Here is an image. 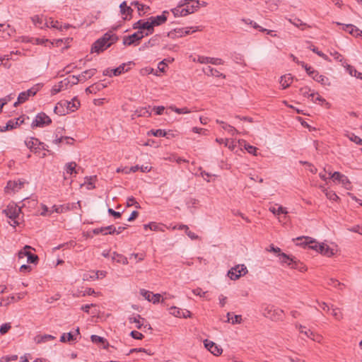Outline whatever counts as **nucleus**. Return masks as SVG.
<instances>
[{
	"label": "nucleus",
	"mask_w": 362,
	"mask_h": 362,
	"mask_svg": "<svg viewBox=\"0 0 362 362\" xmlns=\"http://www.w3.org/2000/svg\"><path fill=\"white\" fill-rule=\"evenodd\" d=\"M118 40V37L112 32L106 33L101 38L96 40L92 46L91 52L100 53Z\"/></svg>",
	"instance_id": "1"
},
{
	"label": "nucleus",
	"mask_w": 362,
	"mask_h": 362,
	"mask_svg": "<svg viewBox=\"0 0 362 362\" xmlns=\"http://www.w3.org/2000/svg\"><path fill=\"white\" fill-rule=\"evenodd\" d=\"M21 209L20 207H18L15 203L12 202L10 203L6 208L3 210V213L5 214V215L11 219V221H9V224L13 227H16V226L18 225V218L19 216V214L21 213Z\"/></svg>",
	"instance_id": "2"
},
{
	"label": "nucleus",
	"mask_w": 362,
	"mask_h": 362,
	"mask_svg": "<svg viewBox=\"0 0 362 362\" xmlns=\"http://www.w3.org/2000/svg\"><path fill=\"white\" fill-rule=\"evenodd\" d=\"M146 36L143 30H138L129 36H124L123 38V45L125 46L138 45L140 40Z\"/></svg>",
	"instance_id": "3"
},
{
	"label": "nucleus",
	"mask_w": 362,
	"mask_h": 362,
	"mask_svg": "<svg viewBox=\"0 0 362 362\" xmlns=\"http://www.w3.org/2000/svg\"><path fill=\"white\" fill-rule=\"evenodd\" d=\"M247 272V269L245 264H238L228 271V276L231 280H237L240 276H245Z\"/></svg>",
	"instance_id": "4"
},
{
	"label": "nucleus",
	"mask_w": 362,
	"mask_h": 362,
	"mask_svg": "<svg viewBox=\"0 0 362 362\" xmlns=\"http://www.w3.org/2000/svg\"><path fill=\"white\" fill-rule=\"evenodd\" d=\"M262 313L265 317L276 321L282 318L284 311L282 310L275 309L272 306H267Z\"/></svg>",
	"instance_id": "5"
},
{
	"label": "nucleus",
	"mask_w": 362,
	"mask_h": 362,
	"mask_svg": "<svg viewBox=\"0 0 362 362\" xmlns=\"http://www.w3.org/2000/svg\"><path fill=\"white\" fill-rule=\"evenodd\" d=\"M167 14L168 11H164L161 15L157 16H151L148 18L150 25H151L152 33L154 31V27L165 23L168 19Z\"/></svg>",
	"instance_id": "6"
},
{
	"label": "nucleus",
	"mask_w": 362,
	"mask_h": 362,
	"mask_svg": "<svg viewBox=\"0 0 362 362\" xmlns=\"http://www.w3.org/2000/svg\"><path fill=\"white\" fill-rule=\"evenodd\" d=\"M52 122L51 119L45 113H39L35 119L32 123V127H43L44 125L49 124Z\"/></svg>",
	"instance_id": "7"
},
{
	"label": "nucleus",
	"mask_w": 362,
	"mask_h": 362,
	"mask_svg": "<svg viewBox=\"0 0 362 362\" xmlns=\"http://www.w3.org/2000/svg\"><path fill=\"white\" fill-rule=\"evenodd\" d=\"M134 29H139V30H146V33L144 35L148 36L152 34L151 25H150L149 21H144L142 20H139L137 22L133 24Z\"/></svg>",
	"instance_id": "8"
},
{
	"label": "nucleus",
	"mask_w": 362,
	"mask_h": 362,
	"mask_svg": "<svg viewBox=\"0 0 362 362\" xmlns=\"http://www.w3.org/2000/svg\"><path fill=\"white\" fill-rule=\"evenodd\" d=\"M25 146L33 153H37L38 151L40 150V146L43 144L37 139L31 137L30 139L25 141Z\"/></svg>",
	"instance_id": "9"
},
{
	"label": "nucleus",
	"mask_w": 362,
	"mask_h": 362,
	"mask_svg": "<svg viewBox=\"0 0 362 362\" xmlns=\"http://www.w3.org/2000/svg\"><path fill=\"white\" fill-rule=\"evenodd\" d=\"M140 293L145 298V299H146L149 302H152L154 304L160 302V300L161 295L159 293L154 294L152 292L146 291L145 289H141L140 291Z\"/></svg>",
	"instance_id": "10"
},
{
	"label": "nucleus",
	"mask_w": 362,
	"mask_h": 362,
	"mask_svg": "<svg viewBox=\"0 0 362 362\" xmlns=\"http://www.w3.org/2000/svg\"><path fill=\"white\" fill-rule=\"evenodd\" d=\"M279 262L282 264H286L290 268H297L296 264L294 262L295 257L287 255L286 253H279Z\"/></svg>",
	"instance_id": "11"
},
{
	"label": "nucleus",
	"mask_w": 362,
	"mask_h": 362,
	"mask_svg": "<svg viewBox=\"0 0 362 362\" xmlns=\"http://www.w3.org/2000/svg\"><path fill=\"white\" fill-rule=\"evenodd\" d=\"M303 239H305L306 240L305 244L308 245V247L310 249H312L317 252H319L320 246H321V244L317 243L315 239H313L310 237H308V236L298 237L296 240H302Z\"/></svg>",
	"instance_id": "12"
},
{
	"label": "nucleus",
	"mask_w": 362,
	"mask_h": 362,
	"mask_svg": "<svg viewBox=\"0 0 362 362\" xmlns=\"http://www.w3.org/2000/svg\"><path fill=\"white\" fill-rule=\"evenodd\" d=\"M183 6H185L184 1H181L176 8L171 10L175 17L185 16L189 14V11L186 8H183Z\"/></svg>",
	"instance_id": "13"
},
{
	"label": "nucleus",
	"mask_w": 362,
	"mask_h": 362,
	"mask_svg": "<svg viewBox=\"0 0 362 362\" xmlns=\"http://www.w3.org/2000/svg\"><path fill=\"white\" fill-rule=\"evenodd\" d=\"M120 12L122 15H125L124 20H130L132 18L133 9L127 5L126 1H123L119 5Z\"/></svg>",
	"instance_id": "14"
},
{
	"label": "nucleus",
	"mask_w": 362,
	"mask_h": 362,
	"mask_svg": "<svg viewBox=\"0 0 362 362\" xmlns=\"http://www.w3.org/2000/svg\"><path fill=\"white\" fill-rule=\"evenodd\" d=\"M31 20L33 23L35 24V26L40 28H44L45 27H49L48 22H46V20L44 19L42 16H34L31 18Z\"/></svg>",
	"instance_id": "15"
},
{
	"label": "nucleus",
	"mask_w": 362,
	"mask_h": 362,
	"mask_svg": "<svg viewBox=\"0 0 362 362\" xmlns=\"http://www.w3.org/2000/svg\"><path fill=\"white\" fill-rule=\"evenodd\" d=\"M81 79L79 78V76L71 75L61 81V83L62 85L64 84L67 86V88H69V86L71 87L74 85L77 84L79 81H81Z\"/></svg>",
	"instance_id": "16"
},
{
	"label": "nucleus",
	"mask_w": 362,
	"mask_h": 362,
	"mask_svg": "<svg viewBox=\"0 0 362 362\" xmlns=\"http://www.w3.org/2000/svg\"><path fill=\"white\" fill-rule=\"evenodd\" d=\"M312 78L315 81H317L318 83H320L322 86H331V83H330L329 78L327 77H326L325 76L319 74L318 71H315V72H314V74L312 76Z\"/></svg>",
	"instance_id": "17"
},
{
	"label": "nucleus",
	"mask_w": 362,
	"mask_h": 362,
	"mask_svg": "<svg viewBox=\"0 0 362 362\" xmlns=\"http://www.w3.org/2000/svg\"><path fill=\"white\" fill-rule=\"evenodd\" d=\"M105 87H106V85H105L102 83L98 82V83H95L90 86L89 87L86 88V92L87 93L95 94L98 91L103 90Z\"/></svg>",
	"instance_id": "18"
},
{
	"label": "nucleus",
	"mask_w": 362,
	"mask_h": 362,
	"mask_svg": "<svg viewBox=\"0 0 362 362\" xmlns=\"http://www.w3.org/2000/svg\"><path fill=\"white\" fill-rule=\"evenodd\" d=\"M23 182L8 181L6 187V189L7 191L11 190L13 192H18L23 187Z\"/></svg>",
	"instance_id": "19"
},
{
	"label": "nucleus",
	"mask_w": 362,
	"mask_h": 362,
	"mask_svg": "<svg viewBox=\"0 0 362 362\" xmlns=\"http://www.w3.org/2000/svg\"><path fill=\"white\" fill-rule=\"evenodd\" d=\"M343 30L349 32L355 37H358L362 34V31L352 24L344 25Z\"/></svg>",
	"instance_id": "20"
},
{
	"label": "nucleus",
	"mask_w": 362,
	"mask_h": 362,
	"mask_svg": "<svg viewBox=\"0 0 362 362\" xmlns=\"http://www.w3.org/2000/svg\"><path fill=\"white\" fill-rule=\"evenodd\" d=\"M160 42V35H156L153 36L149 40L144 44L141 49L149 48L154 46H157Z\"/></svg>",
	"instance_id": "21"
},
{
	"label": "nucleus",
	"mask_w": 362,
	"mask_h": 362,
	"mask_svg": "<svg viewBox=\"0 0 362 362\" xmlns=\"http://www.w3.org/2000/svg\"><path fill=\"white\" fill-rule=\"evenodd\" d=\"M203 71L207 75V76H212L216 77H222L223 78H226V75H224L222 73H220L217 69H214L211 66H207L206 69H203Z\"/></svg>",
	"instance_id": "22"
},
{
	"label": "nucleus",
	"mask_w": 362,
	"mask_h": 362,
	"mask_svg": "<svg viewBox=\"0 0 362 362\" xmlns=\"http://www.w3.org/2000/svg\"><path fill=\"white\" fill-rule=\"evenodd\" d=\"M21 118H17L16 119H11L7 122L6 126L3 127L1 129H0V132H5L7 130L13 129L14 128H16L19 126V123H18V121L20 120Z\"/></svg>",
	"instance_id": "23"
},
{
	"label": "nucleus",
	"mask_w": 362,
	"mask_h": 362,
	"mask_svg": "<svg viewBox=\"0 0 362 362\" xmlns=\"http://www.w3.org/2000/svg\"><path fill=\"white\" fill-rule=\"evenodd\" d=\"M185 8L189 11V14L194 13L201 6V2L199 1H190V4H185Z\"/></svg>",
	"instance_id": "24"
},
{
	"label": "nucleus",
	"mask_w": 362,
	"mask_h": 362,
	"mask_svg": "<svg viewBox=\"0 0 362 362\" xmlns=\"http://www.w3.org/2000/svg\"><path fill=\"white\" fill-rule=\"evenodd\" d=\"M318 252L327 257H331L334 255L333 250L325 243H321Z\"/></svg>",
	"instance_id": "25"
},
{
	"label": "nucleus",
	"mask_w": 362,
	"mask_h": 362,
	"mask_svg": "<svg viewBox=\"0 0 362 362\" xmlns=\"http://www.w3.org/2000/svg\"><path fill=\"white\" fill-rule=\"evenodd\" d=\"M293 77L291 74H286L281 77L280 83L283 88L285 89L288 88L291 83H292Z\"/></svg>",
	"instance_id": "26"
},
{
	"label": "nucleus",
	"mask_w": 362,
	"mask_h": 362,
	"mask_svg": "<svg viewBox=\"0 0 362 362\" xmlns=\"http://www.w3.org/2000/svg\"><path fill=\"white\" fill-rule=\"evenodd\" d=\"M112 259L113 261L117 262V263H120V264H122L124 265L128 264L127 258L126 257H124V255L118 254L117 252L112 253Z\"/></svg>",
	"instance_id": "27"
},
{
	"label": "nucleus",
	"mask_w": 362,
	"mask_h": 362,
	"mask_svg": "<svg viewBox=\"0 0 362 362\" xmlns=\"http://www.w3.org/2000/svg\"><path fill=\"white\" fill-rule=\"evenodd\" d=\"M96 71H97L95 69H91L82 72L81 74L78 76L79 78L81 79V81H86L88 78H90L95 74Z\"/></svg>",
	"instance_id": "28"
},
{
	"label": "nucleus",
	"mask_w": 362,
	"mask_h": 362,
	"mask_svg": "<svg viewBox=\"0 0 362 362\" xmlns=\"http://www.w3.org/2000/svg\"><path fill=\"white\" fill-rule=\"evenodd\" d=\"M55 337L50 334L37 335L35 337V341L37 344L45 342L48 340L54 339Z\"/></svg>",
	"instance_id": "29"
},
{
	"label": "nucleus",
	"mask_w": 362,
	"mask_h": 362,
	"mask_svg": "<svg viewBox=\"0 0 362 362\" xmlns=\"http://www.w3.org/2000/svg\"><path fill=\"white\" fill-rule=\"evenodd\" d=\"M65 103L66 104L67 110L71 112L75 111L80 105V102L76 98L73 99L71 102L65 101Z\"/></svg>",
	"instance_id": "30"
},
{
	"label": "nucleus",
	"mask_w": 362,
	"mask_h": 362,
	"mask_svg": "<svg viewBox=\"0 0 362 362\" xmlns=\"http://www.w3.org/2000/svg\"><path fill=\"white\" fill-rule=\"evenodd\" d=\"M90 339L93 343H102V344H105L104 345L105 349H107V347L109 346V343L107 342V341L102 337L93 334L90 337Z\"/></svg>",
	"instance_id": "31"
},
{
	"label": "nucleus",
	"mask_w": 362,
	"mask_h": 362,
	"mask_svg": "<svg viewBox=\"0 0 362 362\" xmlns=\"http://www.w3.org/2000/svg\"><path fill=\"white\" fill-rule=\"evenodd\" d=\"M346 70L351 76H355L362 80V73L358 72L354 66L347 65Z\"/></svg>",
	"instance_id": "32"
},
{
	"label": "nucleus",
	"mask_w": 362,
	"mask_h": 362,
	"mask_svg": "<svg viewBox=\"0 0 362 362\" xmlns=\"http://www.w3.org/2000/svg\"><path fill=\"white\" fill-rule=\"evenodd\" d=\"M30 249H33L29 245H25L23 248V250H21L19 252H18V258L19 259H23L25 258V257H27V259H28V257H30V255H32L33 253H31L30 252H29L28 250H30Z\"/></svg>",
	"instance_id": "33"
},
{
	"label": "nucleus",
	"mask_w": 362,
	"mask_h": 362,
	"mask_svg": "<svg viewBox=\"0 0 362 362\" xmlns=\"http://www.w3.org/2000/svg\"><path fill=\"white\" fill-rule=\"evenodd\" d=\"M30 249H33L29 245H25L23 248V250H21L19 252H18V258L19 259H23L25 258V257H27V259H28V257H30V255H32L33 253H31L30 252H29L28 250H30Z\"/></svg>",
	"instance_id": "34"
},
{
	"label": "nucleus",
	"mask_w": 362,
	"mask_h": 362,
	"mask_svg": "<svg viewBox=\"0 0 362 362\" xmlns=\"http://www.w3.org/2000/svg\"><path fill=\"white\" fill-rule=\"evenodd\" d=\"M298 329L300 333L304 334L307 337L312 339L314 341H316L317 339L314 338L315 334L314 333L310 331V329L305 330V327H303L302 325L298 326Z\"/></svg>",
	"instance_id": "35"
},
{
	"label": "nucleus",
	"mask_w": 362,
	"mask_h": 362,
	"mask_svg": "<svg viewBox=\"0 0 362 362\" xmlns=\"http://www.w3.org/2000/svg\"><path fill=\"white\" fill-rule=\"evenodd\" d=\"M76 163L75 162H70L66 164L65 169L67 173L69 174H73L77 173V171L76 170Z\"/></svg>",
	"instance_id": "36"
},
{
	"label": "nucleus",
	"mask_w": 362,
	"mask_h": 362,
	"mask_svg": "<svg viewBox=\"0 0 362 362\" xmlns=\"http://www.w3.org/2000/svg\"><path fill=\"white\" fill-rule=\"evenodd\" d=\"M76 339L74 337V335L71 332H69V333H64L62 335V337L60 338V341H62V342L72 341H75Z\"/></svg>",
	"instance_id": "37"
},
{
	"label": "nucleus",
	"mask_w": 362,
	"mask_h": 362,
	"mask_svg": "<svg viewBox=\"0 0 362 362\" xmlns=\"http://www.w3.org/2000/svg\"><path fill=\"white\" fill-rule=\"evenodd\" d=\"M29 96L26 95L25 92H21L18 97L17 101L14 103V106L16 107L18 104H21L27 101Z\"/></svg>",
	"instance_id": "38"
},
{
	"label": "nucleus",
	"mask_w": 362,
	"mask_h": 362,
	"mask_svg": "<svg viewBox=\"0 0 362 362\" xmlns=\"http://www.w3.org/2000/svg\"><path fill=\"white\" fill-rule=\"evenodd\" d=\"M310 88L307 87V86H305V87H302L300 88L299 91H300V93L303 95L304 97H311V98H313L315 96V93H310Z\"/></svg>",
	"instance_id": "39"
},
{
	"label": "nucleus",
	"mask_w": 362,
	"mask_h": 362,
	"mask_svg": "<svg viewBox=\"0 0 362 362\" xmlns=\"http://www.w3.org/2000/svg\"><path fill=\"white\" fill-rule=\"evenodd\" d=\"M269 211L274 215H279L280 214H286L288 213L286 209L281 206H279L277 209L274 206H271Z\"/></svg>",
	"instance_id": "40"
},
{
	"label": "nucleus",
	"mask_w": 362,
	"mask_h": 362,
	"mask_svg": "<svg viewBox=\"0 0 362 362\" xmlns=\"http://www.w3.org/2000/svg\"><path fill=\"white\" fill-rule=\"evenodd\" d=\"M46 22H48L49 27H52L54 28H57L59 30H62V24L60 23L57 21H54L52 18H49L48 21L46 20Z\"/></svg>",
	"instance_id": "41"
},
{
	"label": "nucleus",
	"mask_w": 362,
	"mask_h": 362,
	"mask_svg": "<svg viewBox=\"0 0 362 362\" xmlns=\"http://www.w3.org/2000/svg\"><path fill=\"white\" fill-rule=\"evenodd\" d=\"M323 192L327 199L332 201H337L339 199V197L336 194V193L333 191H328L327 189H323Z\"/></svg>",
	"instance_id": "42"
},
{
	"label": "nucleus",
	"mask_w": 362,
	"mask_h": 362,
	"mask_svg": "<svg viewBox=\"0 0 362 362\" xmlns=\"http://www.w3.org/2000/svg\"><path fill=\"white\" fill-rule=\"evenodd\" d=\"M99 272H90V273L83 274V280L96 279H98Z\"/></svg>",
	"instance_id": "43"
},
{
	"label": "nucleus",
	"mask_w": 362,
	"mask_h": 362,
	"mask_svg": "<svg viewBox=\"0 0 362 362\" xmlns=\"http://www.w3.org/2000/svg\"><path fill=\"white\" fill-rule=\"evenodd\" d=\"M170 108L173 111H174L175 112H176L177 114H187V113H190L191 112V110H189L187 107L177 108V107H176L175 106H171V107H170Z\"/></svg>",
	"instance_id": "44"
},
{
	"label": "nucleus",
	"mask_w": 362,
	"mask_h": 362,
	"mask_svg": "<svg viewBox=\"0 0 362 362\" xmlns=\"http://www.w3.org/2000/svg\"><path fill=\"white\" fill-rule=\"evenodd\" d=\"M124 68L125 64H123L116 69H111V71H112L113 75L118 76L127 71L124 69Z\"/></svg>",
	"instance_id": "45"
},
{
	"label": "nucleus",
	"mask_w": 362,
	"mask_h": 362,
	"mask_svg": "<svg viewBox=\"0 0 362 362\" xmlns=\"http://www.w3.org/2000/svg\"><path fill=\"white\" fill-rule=\"evenodd\" d=\"M209 351L214 356H219L222 354L223 349L214 343Z\"/></svg>",
	"instance_id": "46"
},
{
	"label": "nucleus",
	"mask_w": 362,
	"mask_h": 362,
	"mask_svg": "<svg viewBox=\"0 0 362 362\" xmlns=\"http://www.w3.org/2000/svg\"><path fill=\"white\" fill-rule=\"evenodd\" d=\"M222 128L224 130L228 131L232 136H234L235 134H237L238 132V130L235 127H233V126H230L229 124H227L222 126Z\"/></svg>",
	"instance_id": "47"
},
{
	"label": "nucleus",
	"mask_w": 362,
	"mask_h": 362,
	"mask_svg": "<svg viewBox=\"0 0 362 362\" xmlns=\"http://www.w3.org/2000/svg\"><path fill=\"white\" fill-rule=\"evenodd\" d=\"M300 65L305 69V71L310 76H313L315 70H314L311 66H308L305 62H300Z\"/></svg>",
	"instance_id": "48"
},
{
	"label": "nucleus",
	"mask_w": 362,
	"mask_h": 362,
	"mask_svg": "<svg viewBox=\"0 0 362 362\" xmlns=\"http://www.w3.org/2000/svg\"><path fill=\"white\" fill-rule=\"evenodd\" d=\"M349 139L358 145H362V139L354 134L348 136Z\"/></svg>",
	"instance_id": "49"
},
{
	"label": "nucleus",
	"mask_w": 362,
	"mask_h": 362,
	"mask_svg": "<svg viewBox=\"0 0 362 362\" xmlns=\"http://www.w3.org/2000/svg\"><path fill=\"white\" fill-rule=\"evenodd\" d=\"M38 90H39V88H38L37 86H34L33 87L27 90L25 92L26 95H28L30 98V96L35 95Z\"/></svg>",
	"instance_id": "50"
},
{
	"label": "nucleus",
	"mask_w": 362,
	"mask_h": 362,
	"mask_svg": "<svg viewBox=\"0 0 362 362\" xmlns=\"http://www.w3.org/2000/svg\"><path fill=\"white\" fill-rule=\"evenodd\" d=\"M66 88H68L67 86H65L64 84L62 85L60 81L57 86H54V87L52 89V93H53V94H56V93L60 92L62 90L66 89Z\"/></svg>",
	"instance_id": "51"
},
{
	"label": "nucleus",
	"mask_w": 362,
	"mask_h": 362,
	"mask_svg": "<svg viewBox=\"0 0 362 362\" xmlns=\"http://www.w3.org/2000/svg\"><path fill=\"white\" fill-rule=\"evenodd\" d=\"M327 284L335 288H337V286H344V284L339 282L338 280L334 279H329L328 280Z\"/></svg>",
	"instance_id": "52"
},
{
	"label": "nucleus",
	"mask_w": 362,
	"mask_h": 362,
	"mask_svg": "<svg viewBox=\"0 0 362 362\" xmlns=\"http://www.w3.org/2000/svg\"><path fill=\"white\" fill-rule=\"evenodd\" d=\"M245 148L249 153H251L255 156L257 155V148L256 147L251 146L250 144H245Z\"/></svg>",
	"instance_id": "53"
},
{
	"label": "nucleus",
	"mask_w": 362,
	"mask_h": 362,
	"mask_svg": "<svg viewBox=\"0 0 362 362\" xmlns=\"http://www.w3.org/2000/svg\"><path fill=\"white\" fill-rule=\"evenodd\" d=\"M11 326L10 323L3 324L0 327V333L1 334H5L6 333H7L8 332V330L11 329Z\"/></svg>",
	"instance_id": "54"
},
{
	"label": "nucleus",
	"mask_w": 362,
	"mask_h": 362,
	"mask_svg": "<svg viewBox=\"0 0 362 362\" xmlns=\"http://www.w3.org/2000/svg\"><path fill=\"white\" fill-rule=\"evenodd\" d=\"M129 322L130 323H135L136 324V328L138 329H141L142 325H143V323H141L140 322V320L139 319H137L136 317H131L129 318Z\"/></svg>",
	"instance_id": "55"
},
{
	"label": "nucleus",
	"mask_w": 362,
	"mask_h": 362,
	"mask_svg": "<svg viewBox=\"0 0 362 362\" xmlns=\"http://www.w3.org/2000/svg\"><path fill=\"white\" fill-rule=\"evenodd\" d=\"M332 315L337 320H340L342 317V313L339 308H333Z\"/></svg>",
	"instance_id": "56"
},
{
	"label": "nucleus",
	"mask_w": 362,
	"mask_h": 362,
	"mask_svg": "<svg viewBox=\"0 0 362 362\" xmlns=\"http://www.w3.org/2000/svg\"><path fill=\"white\" fill-rule=\"evenodd\" d=\"M127 204L128 206L134 205L136 208H140L139 204L132 197L127 199Z\"/></svg>",
	"instance_id": "57"
},
{
	"label": "nucleus",
	"mask_w": 362,
	"mask_h": 362,
	"mask_svg": "<svg viewBox=\"0 0 362 362\" xmlns=\"http://www.w3.org/2000/svg\"><path fill=\"white\" fill-rule=\"evenodd\" d=\"M144 228L145 230H147L148 228H149L151 230L156 231V230H158V225L156 223L152 222V223H148V224H145L144 226Z\"/></svg>",
	"instance_id": "58"
},
{
	"label": "nucleus",
	"mask_w": 362,
	"mask_h": 362,
	"mask_svg": "<svg viewBox=\"0 0 362 362\" xmlns=\"http://www.w3.org/2000/svg\"><path fill=\"white\" fill-rule=\"evenodd\" d=\"M104 229H105L104 235L114 234L116 231V228L112 225L108 226L107 227H104Z\"/></svg>",
	"instance_id": "59"
},
{
	"label": "nucleus",
	"mask_w": 362,
	"mask_h": 362,
	"mask_svg": "<svg viewBox=\"0 0 362 362\" xmlns=\"http://www.w3.org/2000/svg\"><path fill=\"white\" fill-rule=\"evenodd\" d=\"M242 21L245 24L251 25L255 29H257V28L260 29V28H261L257 23L251 21L250 19L243 18Z\"/></svg>",
	"instance_id": "60"
},
{
	"label": "nucleus",
	"mask_w": 362,
	"mask_h": 362,
	"mask_svg": "<svg viewBox=\"0 0 362 362\" xmlns=\"http://www.w3.org/2000/svg\"><path fill=\"white\" fill-rule=\"evenodd\" d=\"M151 133L155 136H165L166 132L163 129L151 130Z\"/></svg>",
	"instance_id": "61"
},
{
	"label": "nucleus",
	"mask_w": 362,
	"mask_h": 362,
	"mask_svg": "<svg viewBox=\"0 0 362 362\" xmlns=\"http://www.w3.org/2000/svg\"><path fill=\"white\" fill-rule=\"evenodd\" d=\"M329 174L330 175L331 178H332L334 180H338L339 182L344 175L343 174L340 173L339 172H334L332 174L331 172H329Z\"/></svg>",
	"instance_id": "62"
},
{
	"label": "nucleus",
	"mask_w": 362,
	"mask_h": 362,
	"mask_svg": "<svg viewBox=\"0 0 362 362\" xmlns=\"http://www.w3.org/2000/svg\"><path fill=\"white\" fill-rule=\"evenodd\" d=\"M132 257H134L136 260V262H137L144 260V257H145V255L144 254L132 253L130 255V259H132Z\"/></svg>",
	"instance_id": "63"
},
{
	"label": "nucleus",
	"mask_w": 362,
	"mask_h": 362,
	"mask_svg": "<svg viewBox=\"0 0 362 362\" xmlns=\"http://www.w3.org/2000/svg\"><path fill=\"white\" fill-rule=\"evenodd\" d=\"M340 182L346 189H348V186L350 185V184H351V182L349 181V180L348 179V177L346 175H344L341 177V179L340 180Z\"/></svg>",
	"instance_id": "64"
}]
</instances>
